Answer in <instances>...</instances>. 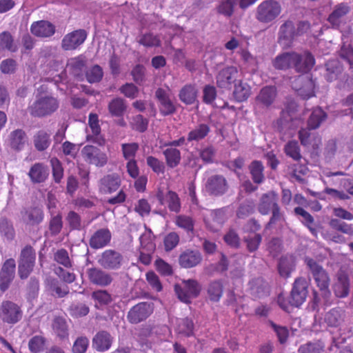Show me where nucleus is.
Wrapping results in <instances>:
<instances>
[{
  "label": "nucleus",
  "instance_id": "nucleus-1",
  "mask_svg": "<svg viewBox=\"0 0 353 353\" xmlns=\"http://www.w3.org/2000/svg\"><path fill=\"white\" fill-rule=\"evenodd\" d=\"M299 54L294 52H284L277 55L273 61V65L277 70H287L294 67L295 70L307 69L312 65V59L307 57V63L302 65Z\"/></svg>",
  "mask_w": 353,
  "mask_h": 353
},
{
  "label": "nucleus",
  "instance_id": "nucleus-2",
  "mask_svg": "<svg viewBox=\"0 0 353 353\" xmlns=\"http://www.w3.org/2000/svg\"><path fill=\"white\" fill-rule=\"evenodd\" d=\"M281 12V4L274 0H265L256 8L255 17L264 23H268L276 19Z\"/></svg>",
  "mask_w": 353,
  "mask_h": 353
},
{
  "label": "nucleus",
  "instance_id": "nucleus-3",
  "mask_svg": "<svg viewBox=\"0 0 353 353\" xmlns=\"http://www.w3.org/2000/svg\"><path fill=\"white\" fill-rule=\"evenodd\" d=\"M58 100L52 96L38 98L30 107V114L35 117H44L51 114L59 108Z\"/></svg>",
  "mask_w": 353,
  "mask_h": 353
},
{
  "label": "nucleus",
  "instance_id": "nucleus-4",
  "mask_svg": "<svg viewBox=\"0 0 353 353\" xmlns=\"http://www.w3.org/2000/svg\"><path fill=\"white\" fill-rule=\"evenodd\" d=\"M305 263L311 270L317 286L322 292L323 296L327 297L330 294L328 290L330 279L325 271L313 259L306 258Z\"/></svg>",
  "mask_w": 353,
  "mask_h": 353
},
{
  "label": "nucleus",
  "instance_id": "nucleus-5",
  "mask_svg": "<svg viewBox=\"0 0 353 353\" xmlns=\"http://www.w3.org/2000/svg\"><path fill=\"white\" fill-rule=\"evenodd\" d=\"M155 197L160 205H167L169 210L174 212H179L181 210V203L178 195L168 189L167 187L158 188Z\"/></svg>",
  "mask_w": 353,
  "mask_h": 353
},
{
  "label": "nucleus",
  "instance_id": "nucleus-6",
  "mask_svg": "<svg viewBox=\"0 0 353 353\" xmlns=\"http://www.w3.org/2000/svg\"><path fill=\"white\" fill-rule=\"evenodd\" d=\"M183 286L175 285V291L179 299L184 303H190L192 299L196 298L200 294L201 286L194 279H188L183 281Z\"/></svg>",
  "mask_w": 353,
  "mask_h": 353
},
{
  "label": "nucleus",
  "instance_id": "nucleus-7",
  "mask_svg": "<svg viewBox=\"0 0 353 353\" xmlns=\"http://www.w3.org/2000/svg\"><path fill=\"white\" fill-rule=\"evenodd\" d=\"M81 155L86 163L97 167H103L108 159L105 152L91 145H87L82 148Z\"/></svg>",
  "mask_w": 353,
  "mask_h": 353
},
{
  "label": "nucleus",
  "instance_id": "nucleus-8",
  "mask_svg": "<svg viewBox=\"0 0 353 353\" xmlns=\"http://www.w3.org/2000/svg\"><path fill=\"white\" fill-rule=\"evenodd\" d=\"M293 89L304 99L314 95L315 84L309 75H299L292 82Z\"/></svg>",
  "mask_w": 353,
  "mask_h": 353
},
{
  "label": "nucleus",
  "instance_id": "nucleus-9",
  "mask_svg": "<svg viewBox=\"0 0 353 353\" xmlns=\"http://www.w3.org/2000/svg\"><path fill=\"white\" fill-rule=\"evenodd\" d=\"M239 70L236 66H226L220 70L216 76V85L223 89L230 90L237 81Z\"/></svg>",
  "mask_w": 353,
  "mask_h": 353
},
{
  "label": "nucleus",
  "instance_id": "nucleus-10",
  "mask_svg": "<svg viewBox=\"0 0 353 353\" xmlns=\"http://www.w3.org/2000/svg\"><path fill=\"white\" fill-rule=\"evenodd\" d=\"M20 307L10 301H3L0 306V319L9 324L17 323L21 318Z\"/></svg>",
  "mask_w": 353,
  "mask_h": 353
},
{
  "label": "nucleus",
  "instance_id": "nucleus-11",
  "mask_svg": "<svg viewBox=\"0 0 353 353\" xmlns=\"http://www.w3.org/2000/svg\"><path fill=\"white\" fill-rule=\"evenodd\" d=\"M307 281L302 277L297 278L293 285L290 294V304L299 307L305 301L307 294Z\"/></svg>",
  "mask_w": 353,
  "mask_h": 353
},
{
  "label": "nucleus",
  "instance_id": "nucleus-12",
  "mask_svg": "<svg viewBox=\"0 0 353 353\" xmlns=\"http://www.w3.org/2000/svg\"><path fill=\"white\" fill-rule=\"evenodd\" d=\"M35 261V253L31 247H26L21 254L19 274L21 279H26L32 272Z\"/></svg>",
  "mask_w": 353,
  "mask_h": 353
},
{
  "label": "nucleus",
  "instance_id": "nucleus-13",
  "mask_svg": "<svg viewBox=\"0 0 353 353\" xmlns=\"http://www.w3.org/2000/svg\"><path fill=\"white\" fill-rule=\"evenodd\" d=\"M152 312L153 307L151 303L142 302L129 311L128 319L132 323H138L147 319Z\"/></svg>",
  "mask_w": 353,
  "mask_h": 353
},
{
  "label": "nucleus",
  "instance_id": "nucleus-14",
  "mask_svg": "<svg viewBox=\"0 0 353 353\" xmlns=\"http://www.w3.org/2000/svg\"><path fill=\"white\" fill-rule=\"evenodd\" d=\"M87 33L84 30H74L67 34L62 39L61 46L65 50L77 49L85 41Z\"/></svg>",
  "mask_w": 353,
  "mask_h": 353
},
{
  "label": "nucleus",
  "instance_id": "nucleus-15",
  "mask_svg": "<svg viewBox=\"0 0 353 353\" xmlns=\"http://www.w3.org/2000/svg\"><path fill=\"white\" fill-rule=\"evenodd\" d=\"M122 255L112 250H107L103 252L99 259V264L105 269L117 270L121 266Z\"/></svg>",
  "mask_w": 353,
  "mask_h": 353
},
{
  "label": "nucleus",
  "instance_id": "nucleus-16",
  "mask_svg": "<svg viewBox=\"0 0 353 353\" xmlns=\"http://www.w3.org/2000/svg\"><path fill=\"white\" fill-rule=\"evenodd\" d=\"M16 263L13 259H9L5 261L0 272V289L6 291L14 278Z\"/></svg>",
  "mask_w": 353,
  "mask_h": 353
},
{
  "label": "nucleus",
  "instance_id": "nucleus-17",
  "mask_svg": "<svg viewBox=\"0 0 353 353\" xmlns=\"http://www.w3.org/2000/svg\"><path fill=\"white\" fill-rule=\"evenodd\" d=\"M228 188L225 179L221 175L212 176L205 183L206 190L215 196L224 194L227 191Z\"/></svg>",
  "mask_w": 353,
  "mask_h": 353
},
{
  "label": "nucleus",
  "instance_id": "nucleus-18",
  "mask_svg": "<svg viewBox=\"0 0 353 353\" xmlns=\"http://www.w3.org/2000/svg\"><path fill=\"white\" fill-rule=\"evenodd\" d=\"M121 185V180L115 174H107L100 179L99 189L102 194H111L117 191Z\"/></svg>",
  "mask_w": 353,
  "mask_h": 353
},
{
  "label": "nucleus",
  "instance_id": "nucleus-19",
  "mask_svg": "<svg viewBox=\"0 0 353 353\" xmlns=\"http://www.w3.org/2000/svg\"><path fill=\"white\" fill-rule=\"evenodd\" d=\"M310 130V128L301 129L299 133V139L303 146L316 150L321 144V139L319 134L311 132Z\"/></svg>",
  "mask_w": 353,
  "mask_h": 353
},
{
  "label": "nucleus",
  "instance_id": "nucleus-20",
  "mask_svg": "<svg viewBox=\"0 0 353 353\" xmlns=\"http://www.w3.org/2000/svg\"><path fill=\"white\" fill-rule=\"evenodd\" d=\"M227 219L225 210L218 209L210 212L209 216L204 220L207 227L212 231H217Z\"/></svg>",
  "mask_w": 353,
  "mask_h": 353
},
{
  "label": "nucleus",
  "instance_id": "nucleus-21",
  "mask_svg": "<svg viewBox=\"0 0 353 353\" xmlns=\"http://www.w3.org/2000/svg\"><path fill=\"white\" fill-rule=\"evenodd\" d=\"M85 67V61L81 57H73L68 59L65 70H63L59 78L62 80L66 77V72H69L74 77H79Z\"/></svg>",
  "mask_w": 353,
  "mask_h": 353
},
{
  "label": "nucleus",
  "instance_id": "nucleus-22",
  "mask_svg": "<svg viewBox=\"0 0 353 353\" xmlns=\"http://www.w3.org/2000/svg\"><path fill=\"white\" fill-rule=\"evenodd\" d=\"M156 97L160 103V111L163 115H169L175 111V106L170 99L169 92L159 88L155 93Z\"/></svg>",
  "mask_w": 353,
  "mask_h": 353
},
{
  "label": "nucleus",
  "instance_id": "nucleus-23",
  "mask_svg": "<svg viewBox=\"0 0 353 353\" xmlns=\"http://www.w3.org/2000/svg\"><path fill=\"white\" fill-rule=\"evenodd\" d=\"M202 261V256L197 250H187L179 256V261L181 267L190 268L196 266Z\"/></svg>",
  "mask_w": 353,
  "mask_h": 353
},
{
  "label": "nucleus",
  "instance_id": "nucleus-24",
  "mask_svg": "<svg viewBox=\"0 0 353 353\" xmlns=\"http://www.w3.org/2000/svg\"><path fill=\"white\" fill-rule=\"evenodd\" d=\"M350 8L345 3L336 6L328 17L327 21L333 28H338L343 23L345 15L349 12Z\"/></svg>",
  "mask_w": 353,
  "mask_h": 353
},
{
  "label": "nucleus",
  "instance_id": "nucleus-25",
  "mask_svg": "<svg viewBox=\"0 0 353 353\" xmlns=\"http://www.w3.org/2000/svg\"><path fill=\"white\" fill-rule=\"evenodd\" d=\"M278 196L273 192H269L263 194L261 199L258 205L259 212L263 215L269 214L271 210L277 205Z\"/></svg>",
  "mask_w": 353,
  "mask_h": 353
},
{
  "label": "nucleus",
  "instance_id": "nucleus-26",
  "mask_svg": "<svg viewBox=\"0 0 353 353\" xmlns=\"http://www.w3.org/2000/svg\"><path fill=\"white\" fill-rule=\"evenodd\" d=\"M295 36L294 23L288 21L285 22L279 30V42L284 47H289Z\"/></svg>",
  "mask_w": 353,
  "mask_h": 353
},
{
  "label": "nucleus",
  "instance_id": "nucleus-27",
  "mask_svg": "<svg viewBox=\"0 0 353 353\" xmlns=\"http://www.w3.org/2000/svg\"><path fill=\"white\" fill-rule=\"evenodd\" d=\"M89 126L92 134H88V139L92 141L102 145L105 143V139L101 135V128L99 124V118L97 114L90 113L88 120Z\"/></svg>",
  "mask_w": 353,
  "mask_h": 353
},
{
  "label": "nucleus",
  "instance_id": "nucleus-28",
  "mask_svg": "<svg viewBox=\"0 0 353 353\" xmlns=\"http://www.w3.org/2000/svg\"><path fill=\"white\" fill-rule=\"evenodd\" d=\"M30 30L34 35L39 37H50L55 31L54 26L47 21H39L33 23Z\"/></svg>",
  "mask_w": 353,
  "mask_h": 353
},
{
  "label": "nucleus",
  "instance_id": "nucleus-29",
  "mask_svg": "<svg viewBox=\"0 0 353 353\" xmlns=\"http://www.w3.org/2000/svg\"><path fill=\"white\" fill-rule=\"evenodd\" d=\"M110 232L108 229H100L92 236L90 245L92 248H102L110 243Z\"/></svg>",
  "mask_w": 353,
  "mask_h": 353
},
{
  "label": "nucleus",
  "instance_id": "nucleus-30",
  "mask_svg": "<svg viewBox=\"0 0 353 353\" xmlns=\"http://www.w3.org/2000/svg\"><path fill=\"white\" fill-rule=\"evenodd\" d=\"M112 342V338L110 334L101 331L98 332L92 340V345L97 351L105 352L110 349Z\"/></svg>",
  "mask_w": 353,
  "mask_h": 353
},
{
  "label": "nucleus",
  "instance_id": "nucleus-31",
  "mask_svg": "<svg viewBox=\"0 0 353 353\" xmlns=\"http://www.w3.org/2000/svg\"><path fill=\"white\" fill-rule=\"evenodd\" d=\"M90 281L96 285L105 286L109 285L112 279L111 276L99 269L91 268L88 272Z\"/></svg>",
  "mask_w": 353,
  "mask_h": 353
},
{
  "label": "nucleus",
  "instance_id": "nucleus-32",
  "mask_svg": "<svg viewBox=\"0 0 353 353\" xmlns=\"http://www.w3.org/2000/svg\"><path fill=\"white\" fill-rule=\"evenodd\" d=\"M276 97V88L272 85L265 86L261 90L256 97V102L268 107L274 102Z\"/></svg>",
  "mask_w": 353,
  "mask_h": 353
},
{
  "label": "nucleus",
  "instance_id": "nucleus-33",
  "mask_svg": "<svg viewBox=\"0 0 353 353\" xmlns=\"http://www.w3.org/2000/svg\"><path fill=\"white\" fill-rule=\"evenodd\" d=\"M349 280L346 274L339 273L338 274V280L334 286V291L336 296L345 297L349 293Z\"/></svg>",
  "mask_w": 353,
  "mask_h": 353
},
{
  "label": "nucleus",
  "instance_id": "nucleus-34",
  "mask_svg": "<svg viewBox=\"0 0 353 353\" xmlns=\"http://www.w3.org/2000/svg\"><path fill=\"white\" fill-rule=\"evenodd\" d=\"M295 266V259L292 256L281 257L278 264V270L283 277H288Z\"/></svg>",
  "mask_w": 353,
  "mask_h": 353
},
{
  "label": "nucleus",
  "instance_id": "nucleus-35",
  "mask_svg": "<svg viewBox=\"0 0 353 353\" xmlns=\"http://www.w3.org/2000/svg\"><path fill=\"white\" fill-rule=\"evenodd\" d=\"M233 94L236 101H245L251 94V87L247 83L239 80L234 83Z\"/></svg>",
  "mask_w": 353,
  "mask_h": 353
},
{
  "label": "nucleus",
  "instance_id": "nucleus-36",
  "mask_svg": "<svg viewBox=\"0 0 353 353\" xmlns=\"http://www.w3.org/2000/svg\"><path fill=\"white\" fill-rule=\"evenodd\" d=\"M343 311L340 308H334L326 313L324 320L328 326L338 327L343 321Z\"/></svg>",
  "mask_w": 353,
  "mask_h": 353
},
{
  "label": "nucleus",
  "instance_id": "nucleus-37",
  "mask_svg": "<svg viewBox=\"0 0 353 353\" xmlns=\"http://www.w3.org/2000/svg\"><path fill=\"white\" fill-rule=\"evenodd\" d=\"M29 176L33 182L43 181L48 173L47 168L42 163H35L29 171Z\"/></svg>",
  "mask_w": 353,
  "mask_h": 353
},
{
  "label": "nucleus",
  "instance_id": "nucleus-38",
  "mask_svg": "<svg viewBox=\"0 0 353 353\" xmlns=\"http://www.w3.org/2000/svg\"><path fill=\"white\" fill-rule=\"evenodd\" d=\"M326 117L327 114L322 108L319 107L314 108L307 121L309 128L310 129L318 128Z\"/></svg>",
  "mask_w": 353,
  "mask_h": 353
},
{
  "label": "nucleus",
  "instance_id": "nucleus-39",
  "mask_svg": "<svg viewBox=\"0 0 353 353\" xmlns=\"http://www.w3.org/2000/svg\"><path fill=\"white\" fill-rule=\"evenodd\" d=\"M197 90L194 85H185L179 92L180 100L185 104H192L196 99Z\"/></svg>",
  "mask_w": 353,
  "mask_h": 353
},
{
  "label": "nucleus",
  "instance_id": "nucleus-40",
  "mask_svg": "<svg viewBox=\"0 0 353 353\" xmlns=\"http://www.w3.org/2000/svg\"><path fill=\"white\" fill-rule=\"evenodd\" d=\"M0 50L14 52L18 50L17 44L14 41L11 34L7 31L0 34Z\"/></svg>",
  "mask_w": 353,
  "mask_h": 353
},
{
  "label": "nucleus",
  "instance_id": "nucleus-41",
  "mask_svg": "<svg viewBox=\"0 0 353 353\" xmlns=\"http://www.w3.org/2000/svg\"><path fill=\"white\" fill-rule=\"evenodd\" d=\"M34 142L36 148L43 151L50 144V134L44 130H39L34 136Z\"/></svg>",
  "mask_w": 353,
  "mask_h": 353
},
{
  "label": "nucleus",
  "instance_id": "nucleus-42",
  "mask_svg": "<svg viewBox=\"0 0 353 353\" xmlns=\"http://www.w3.org/2000/svg\"><path fill=\"white\" fill-rule=\"evenodd\" d=\"M342 71L339 61L330 60L326 63L325 78L328 81H332L336 79Z\"/></svg>",
  "mask_w": 353,
  "mask_h": 353
},
{
  "label": "nucleus",
  "instance_id": "nucleus-43",
  "mask_svg": "<svg viewBox=\"0 0 353 353\" xmlns=\"http://www.w3.org/2000/svg\"><path fill=\"white\" fill-rule=\"evenodd\" d=\"M166 163L170 168L176 167L181 161V152L178 149L169 148L163 151Z\"/></svg>",
  "mask_w": 353,
  "mask_h": 353
},
{
  "label": "nucleus",
  "instance_id": "nucleus-44",
  "mask_svg": "<svg viewBox=\"0 0 353 353\" xmlns=\"http://www.w3.org/2000/svg\"><path fill=\"white\" fill-rule=\"evenodd\" d=\"M294 213L296 215L301 217V221L310 230L311 233L314 236L316 235V230L312 227L314 219L310 214L301 207L294 208Z\"/></svg>",
  "mask_w": 353,
  "mask_h": 353
},
{
  "label": "nucleus",
  "instance_id": "nucleus-45",
  "mask_svg": "<svg viewBox=\"0 0 353 353\" xmlns=\"http://www.w3.org/2000/svg\"><path fill=\"white\" fill-rule=\"evenodd\" d=\"M52 329L55 334L60 339L68 337V326L63 318L56 317L52 323Z\"/></svg>",
  "mask_w": 353,
  "mask_h": 353
},
{
  "label": "nucleus",
  "instance_id": "nucleus-46",
  "mask_svg": "<svg viewBox=\"0 0 353 353\" xmlns=\"http://www.w3.org/2000/svg\"><path fill=\"white\" fill-rule=\"evenodd\" d=\"M210 132V128L206 124H200L191 130L188 137V141H199L205 138Z\"/></svg>",
  "mask_w": 353,
  "mask_h": 353
},
{
  "label": "nucleus",
  "instance_id": "nucleus-47",
  "mask_svg": "<svg viewBox=\"0 0 353 353\" xmlns=\"http://www.w3.org/2000/svg\"><path fill=\"white\" fill-rule=\"evenodd\" d=\"M46 339L43 336L36 335L32 336L28 342V348L32 353H39L44 350Z\"/></svg>",
  "mask_w": 353,
  "mask_h": 353
},
{
  "label": "nucleus",
  "instance_id": "nucleus-48",
  "mask_svg": "<svg viewBox=\"0 0 353 353\" xmlns=\"http://www.w3.org/2000/svg\"><path fill=\"white\" fill-rule=\"evenodd\" d=\"M250 171L254 183H261L263 182L264 176L263 174V166L261 162L254 161L250 165Z\"/></svg>",
  "mask_w": 353,
  "mask_h": 353
},
{
  "label": "nucleus",
  "instance_id": "nucleus-49",
  "mask_svg": "<svg viewBox=\"0 0 353 353\" xmlns=\"http://www.w3.org/2000/svg\"><path fill=\"white\" fill-rule=\"evenodd\" d=\"M124 101L120 98H116L112 100L108 105L110 113L113 117H121L125 110Z\"/></svg>",
  "mask_w": 353,
  "mask_h": 353
},
{
  "label": "nucleus",
  "instance_id": "nucleus-50",
  "mask_svg": "<svg viewBox=\"0 0 353 353\" xmlns=\"http://www.w3.org/2000/svg\"><path fill=\"white\" fill-rule=\"evenodd\" d=\"M323 352L324 344L320 341L307 343L299 348V353H323Z\"/></svg>",
  "mask_w": 353,
  "mask_h": 353
},
{
  "label": "nucleus",
  "instance_id": "nucleus-51",
  "mask_svg": "<svg viewBox=\"0 0 353 353\" xmlns=\"http://www.w3.org/2000/svg\"><path fill=\"white\" fill-rule=\"evenodd\" d=\"M10 140L12 148L21 150L26 141V134L21 130H17L11 133Z\"/></svg>",
  "mask_w": 353,
  "mask_h": 353
},
{
  "label": "nucleus",
  "instance_id": "nucleus-52",
  "mask_svg": "<svg viewBox=\"0 0 353 353\" xmlns=\"http://www.w3.org/2000/svg\"><path fill=\"white\" fill-rule=\"evenodd\" d=\"M223 293V286L220 281H216L210 283L208 294L211 301H218Z\"/></svg>",
  "mask_w": 353,
  "mask_h": 353
},
{
  "label": "nucleus",
  "instance_id": "nucleus-53",
  "mask_svg": "<svg viewBox=\"0 0 353 353\" xmlns=\"http://www.w3.org/2000/svg\"><path fill=\"white\" fill-rule=\"evenodd\" d=\"M139 43L148 48L159 47L161 46V40L159 37L152 33L143 34L140 37Z\"/></svg>",
  "mask_w": 353,
  "mask_h": 353
},
{
  "label": "nucleus",
  "instance_id": "nucleus-54",
  "mask_svg": "<svg viewBox=\"0 0 353 353\" xmlns=\"http://www.w3.org/2000/svg\"><path fill=\"white\" fill-rule=\"evenodd\" d=\"M85 76L89 83H93L99 82L103 76V70L98 65H94L87 70Z\"/></svg>",
  "mask_w": 353,
  "mask_h": 353
},
{
  "label": "nucleus",
  "instance_id": "nucleus-55",
  "mask_svg": "<svg viewBox=\"0 0 353 353\" xmlns=\"http://www.w3.org/2000/svg\"><path fill=\"white\" fill-rule=\"evenodd\" d=\"M285 152L288 156L294 161H299L301 158L299 145L296 141H289L285 146Z\"/></svg>",
  "mask_w": 353,
  "mask_h": 353
},
{
  "label": "nucleus",
  "instance_id": "nucleus-56",
  "mask_svg": "<svg viewBox=\"0 0 353 353\" xmlns=\"http://www.w3.org/2000/svg\"><path fill=\"white\" fill-rule=\"evenodd\" d=\"M269 325L276 334L281 343H284L289 336V331L285 326L279 325L273 321H270Z\"/></svg>",
  "mask_w": 353,
  "mask_h": 353
},
{
  "label": "nucleus",
  "instance_id": "nucleus-57",
  "mask_svg": "<svg viewBox=\"0 0 353 353\" xmlns=\"http://www.w3.org/2000/svg\"><path fill=\"white\" fill-rule=\"evenodd\" d=\"M177 331L185 336H190L193 331V322L188 318L182 319L178 321Z\"/></svg>",
  "mask_w": 353,
  "mask_h": 353
},
{
  "label": "nucleus",
  "instance_id": "nucleus-58",
  "mask_svg": "<svg viewBox=\"0 0 353 353\" xmlns=\"http://www.w3.org/2000/svg\"><path fill=\"white\" fill-rule=\"evenodd\" d=\"M240 55L244 63L250 68V71L254 72L256 68V59L247 50H241Z\"/></svg>",
  "mask_w": 353,
  "mask_h": 353
},
{
  "label": "nucleus",
  "instance_id": "nucleus-59",
  "mask_svg": "<svg viewBox=\"0 0 353 353\" xmlns=\"http://www.w3.org/2000/svg\"><path fill=\"white\" fill-rule=\"evenodd\" d=\"M28 216V221L30 224H38L42 221L43 214L42 210L39 208H34L26 212Z\"/></svg>",
  "mask_w": 353,
  "mask_h": 353
},
{
  "label": "nucleus",
  "instance_id": "nucleus-60",
  "mask_svg": "<svg viewBox=\"0 0 353 353\" xmlns=\"http://www.w3.org/2000/svg\"><path fill=\"white\" fill-rule=\"evenodd\" d=\"M121 148L123 157L126 160L134 159V158L139 149V145L137 143H123Z\"/></svg>",
  "mask_w": 353,
  "mask_h": 353
},
{
  "label": "nucleus",
  "instance_id": "nucleus-61",
  "mask_svg": "<svg viewBox=\"0 0 353 353\" xmlns=\"http://www.w3.org/2000/svg\"><path fill=\"white\" fill-rule=\"evenodd\" d=\"M330 225L339 231L342 232L346 234H352L353 233V229L352 226L345 222H342L336 219H332L330 221Z\"/></svg>",
  "mask_w": 353,
  "mask_h": 353
},
{
  "label": "nucleus",
  "instance_id": "nucleus-62",
  "mask_svg": "<svg viewBox=\"0 0 353 353\" xmlns=\"http://www.w3.org/2000/svg\"><path fill=\"white\" fill-rule=\"evenodd\" d=\"M147 165L157 174H163L165 170L164 163L158 159L150 156L146 159Z\"/></svg>",
  "mask_w": 353,
  "mask_h": 353
},
{
  "label": "nucleus",
  "instance_id": "nucleus-63",
  "mask_svg": "<svg viewBox=\"0 0 353 353\" xmlns=\"http://www.w3.org/2000/svg\"><path fill=\"white\" fill-rule=\"evenodd\" d=\"M151 210V207L148 201L145 199H139L134 206V211L140 216H148Z\"/></svg>",
  "mask_w": 353,
  "mask_h": 353
},
{
  "label": "nucleus",
  "instance_id": "nucleus-64",
  "mask_svg": "<svg viewBox=\"0 0 353 353\" xmlns=\"http://www.w3.org/2000/svg\"><path fill=\"white\" fill-rule=\"evenodd\" d=\"M89 344V341L86 337H79L74 343L72 347L73 353H85Z\"/></svg>",
  "mask_w": 353,
  "mask_h": 353
}]
</instances>
